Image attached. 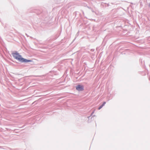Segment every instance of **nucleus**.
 <instances>
[{"label": "nucleus", "instance_id": "1", "mask_svg": "<svg viewBox=\"0 0 150 150\" xmlns=\"http://www.w3.org/2000/svg\"><path fill=\"white\" fill-rule=\"evenodd\" d=\"M12 54L15 59L21 62H30L32 61L31 60H28L23 58L17 52L13 53Z\"/></svg>", "mask_w": 150, "mask_h": 150}, {"label": "nucleus", "instance_id": "2", "mask_svg": "<svg viewBox=\"0 0 150 150\" xmlns=\"http://www.w3.org/2000/svg\"><path fill=\"white\" fill-rule=\"evenodd\" d=\"M83 86L82 85H79L76 87V89L79 91H82L83 90Z\"/></svg>", "mask_w": 150, "mask_h": 150}, {"label": "nucleus", "instance_id": "3", "mask_svg": "<svg viewBox=\"0 0 150 150\" xmlns=\"http://www.w3.org/2000/svg\"><path fill=\"white\" fill-rule=\"evenodd\" d=\"M106 103L105 102H103V104L101 105L100 106V107L98 108V110H100L106 104Z\"/></svg>", "mask_w": 150, "mask_h": 150}, {"label": "nucleus", "instance_id": "4", "mask_svg": "<svg viewBox=\"0 0 150 150\" xmlns=\"http://www.w3.org/2000/svg\"><path fill=\"white\" fill-rule=\"evenodd\" d=\"M149 6H150V4H149Z\"/></svg>", "mask_w": 150, "mask_h": 150}]
</instances>
